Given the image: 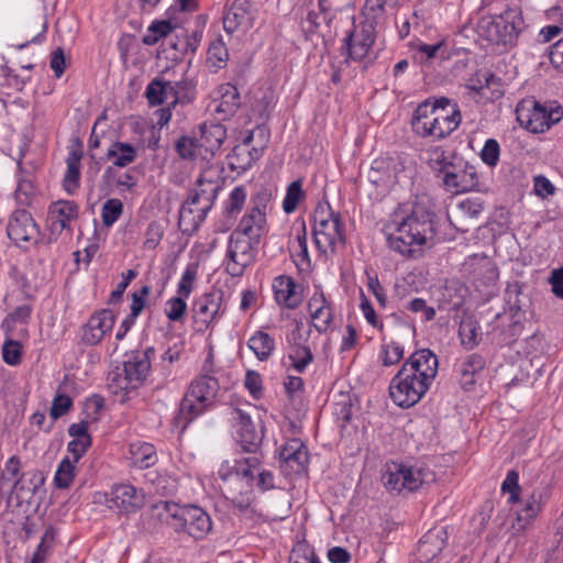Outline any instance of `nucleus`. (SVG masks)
Instances as JSON below:
<instances>
[{
    "mask_svg": "<svg viewBox=\"0 0 563 563\" xmlns=\"http://www.w3.org/2000/svg\"><path fill=\"white\" fill-rule=\"evenodd\" d=\"M437 216L430 209L416 203L412 210L400 220H393L386 227V240L390 250L404 257L417 258L422 255V246L435 236Z\"/></svg>",
    "mask_w": 563,
    "mask_h": 563,
    "instance_id": "nucleus-1",
    "label": "nucleus"
},
{
    "mask_svg": "<svg viewBox=\"0 0 563 563\" xmlns=\"http://www.w3.org/2000/svg\"><path fill=\"white\" fill-rule=\"evenodd\" d=\"M155 355V349L148 346L145 350H135L124 354L123 367L118 368L109 377L108 387L118 397L120 404L129 399V394L137 390L151 373V361Z\"/></svg>",
    "mask_w": 563,
    "mask_h": 563,
    "instance_id": "nucleus-2",
    "label": "nucleus"
},
{
    "mask_svg": "<svg viewBox=\"0 0 563 563\" xmlns=\"http://www.w3.org/2000/svg\"><path fill=\"white\" fill-rule=\"evenodd\" d=\"M158 517L176 532H186L195 540H202L212 528L210 516L194 505L179 506L169 501L156 505Z\"/></svg>",
    "mask_w": 563,
    "mask_h": 563,
    "instance_id": "nucleus-3",
    "label": "nucleus"
},
{
    "mask_svg": "<svg viewBox=\"0 0 563 563\" xmlns=\"http://www.w3.org/2000/svg\"><path fill=\"white\" fill-rule=\"evenodd\" d=\"M260 464L256 456L245 457L236 462L233 471L222 476L223 496L241 510L247 509L255 499L253 483Z\"/></svg>",
    "mask_w": 563,
    "mask_h": 563,
    "instance_id": "nucleus-4",
    "label": "nucleus"
},
{
    "mask_svg": "<svg viewBox=\"0 0 563 563\" xmlns=\"http://www.w3.org/2000/svg\"><path fill=\"white\" fill-rule=\"evenodd\" d=\"M219 388L218 379L207 374H200L190 383L179 406L185 426L211 407Z\"/></svg>",
    "mask_w": 563,
    "mask_h": 563,
    "instance_id": "nucleus-5",
    "label": "nucleus"
},
{
    "mask_svg": "<svg viewBox=\"0 0 563 563\" xmlns=\"http://www.w3.org/2000/svg\"><path fill=\"white\" fill-rule=\"evenodd\" d=\"M313 239L316 247L322 254L333 253L338 244L343 245L345 236L341 214L330 209H317L314 211Z\"/></svg>",
    "mask_w": 563,
    "mask_h": 563,
    "instance_id": "nucleus-6",
    "label": "nucleus"
},
{
    "mask_svg": "<svg viewBox=\"0 0 563 563\" xmlns=\"http://www.w3.org/2000/svg\"><path fill=\"white\" fill-rule=\"evenodd\" d=\"M433 481L434 474L429 470L402 463H393L383 475L385 487L397 494L402 490L415 492L422 485Z\"/></svg>",
    "mask_w": 563,
    "mask_h": 563,
    "instance_id": "nucleus-7",
    "label": "nucleus"
},
{
    "mask_svg": "<svg viewBox=\"0 0 563 563\" xmlns=\"http://www.w3.org/2000/svg\"><path fill=\"white\" fill-rule=\"evenodd\" d=\"M258 244V242L232 232L228 240L223 260L225 272L232 277L243 276L246 268L256 260Z\"/></svg>",
    "mask_w": 563,
    "mask_h": 563,
    "instance_id": "nucleus-8",
    "label": "nucleus"
},
{
    "mask_svg": "<svg viewBox=\"0 0 563 563\" xmlns=\"http://www.w3.org/2000/svg\"><path fill=\"white\" fill-rule=\"evenodd\" d=\"M429 388L427 383L401 366L390 380L389 396L398 407L410 408L421 400Z\"/></svg>",
    "mask_w": 563,
    "mask_h": 563,
    "instance_id": "nucleus-9",
    "label": "nucleus"
},
{
    "mask_svg": "<svg viewBox=\"0 0 563 563\" xmlns=\"http://www.w3.org/2000/svg\"><path fill=\"white\" fill-rule=\"evenodd\" d=\"M45 477L38 470H31L23 473L13 484L8 497L9 507H21L24 504H33L36 497L42 498Z\"/></svg>",
    "mask_w": 563,
    "mask_h": 563,
    "instance_id": "nucleus-10",
    "label": "nucleus"
},
{
    "mask_svg": "<svg viewBox=\"0 0 563 563\" xmlns=\"http://www.w3.org/2000/svg\"><path fill=\"white\" fill-rule=\"evenodd\" d=\"M375 42V27L372 23H361L347 33L341 46L344 63L364 59Z\"/></svg>",
    "mask_w": 563,
    "mask_h": 563,
    "instance_id": "nucleus-11",
    "label": "nucleus"
},
{
    "mask_svg": "<svg viewBox=\"0 0 563 563\" xmlns=\"http://www.w3.org/2000/svg\"><path fill=\"white\" fill-rule=\"evenodd\" d=\"M523 25L522 19L516 12H506L486 22V38L495 44H512Z\"/></svg>",
    "mask_w": 563,
    "mask_h": 563,
    "instance_id": "nucleus-12",
    "label": "nucleus"
},
{
    "mask_svg": "<svg viewBox=\"0 0 563 563\" xmlns=\"http://www.w3.org/2000/svg\"><path fill=\"white\" fill-rule=\"evenodd\" d=\"M442 183L450 191L465 192L477 189L479 178L475 166L455 158L445 167Z\"/></svg>",
    "mask_w": 563,
    "mask_h": 563,
    "instance_id": "nucleus-13",
    "label": "nucleus"
},
{
    "mask_svg": "<svg viewBox=\"0 0 563 563\" xmlns=\"http://www.w3.org/2000/svg\"><path fill=\"white\" fill-rule=\"evenodd\" d=\"M79 216L78 205L73 200L52 202L47 212L48 241L55 242L64 230L71 231L70 223Z\"/></svg>",
    "mask_w": 563,
    "mask_h": 563,
    "instance_id": "nucleus-14",
    "label": "nucleus"
},
{
    "mask_svg": "<svg viewBox=\"0 0 563 563\" xmlns=\"http://www.w3.org/2000/svg\"><path fill=\"white\" fill-rule=\"evenodd\" d=\"M438 109L435 114V126L430 139L440 141L453 133L462 122V114L459 104L450 98H438Z\"/></svg>",
    "mask_w": 563,
    "mask_h": 563,
    "instance_id": "nucleus-15",
    "label": "nucleus"
},
{
    "mask_svg": "<svg viewBox=\"0 0 563 563\" xmlns=\"http://www.w3.org/2000/svg\"><path fill=\"white\" fill-rule=\"evenodd\" d=\"M225 312L224 292L221 289H212L199 296L192 303V313L196 322L208 328L220 319Z\"/></svg>",
    "mask_w": 563,
    "mask_h": 563,
    "instance_id": "nucleus-16",
    "label": "nucleus"
},
{
    "mask_svg": "<svg viewBox=\"0 0 563 563\" xmlns=\"http://www.w3.org/2000/svg\"><path fill=\"white\" fill-rule=\"evenodd\" d=\"M485 209L484 200L479 197H468L461 200L452 214H448L449 221L456 231L466 233L471 227H475Z\"/></svg>",
    "mask_w": 563,
    "mask_h": 563,
    "instance_id": "nucleus-17",
    "label": "nucleus"
},
{
    "mask_svg": "<svg viewBox=\"0 0 563 563\" xmlns=\"http://www.w3.org/2000/svg\"><path fill=\"white\" fill-rule=\"evenodd\" d=\"M7 234L14 244L21 246L22 243L37 242L40 229L29 211L15 210L9 219Z\"/></svg>",
    "mask_w": 563,
    "mask_h": 563,
    "instance_id": "nucleus-18",
    "label": "nucleus"
},
{
    "mask_svg": "<svg viewBox=\"0 0 563 563\" xmlns=\"http://www.w3.org/2000/svg\"><path fill=\"white\" fill-rule=\"evenodd\" d=\"M106 500L118 512H135L144 505V494L130 484H119L111 488Z\"/></svg>",
    "mask_w": 563,
    "mask_h": 563,
    "instance_id": "nucleus-19",
    "label": "nucleus"
},
{
    "mask_svg": "<svg viewBox=\"0 0 563 563\" xmlns=\"http://www.w3.org/2000/svg\"><path fill=\"white\" fill-rule=\"evenodd\" d=\"M517 120L528 131L542 133L549 130L548 108L536 100H523L516 108Z\"/></svg>",
    "mask_w": 563,
    "mask_h": 563,
    "instance_id": "nucleus-20",
    "label": "nucleus"
},
{
    "mask_svg": "<svg viewBox=\"0 0 563 563\" xmlns=\"http://www.w3.org/2000/svg\"><path fill=\"white\" fill-rule=\"evenodd\" d=\"M401 366L431 386L438 374L439 362L431 350L421 349L413 352Z\"/></svg>",
    "mask_w": 563,
    "mask_h": 563,
    "instance_id": "nucleus-21",
    "label": "nucleus"
},
{
    "mask_svg": "<svg viewBox=\"0 0 563 563\" xmlns=\"http://www.w3.org/2000/svg\"><path fill=\"white\" fill-rule=\"evenodd\" d=\"M232 419L242 449L245 452H256L263 441L262 431H257L250 415L239 408L233 409Z\"/></svg>",
    "mask_w": 563,
    "mask_h": 563,
    "instance_id": "nucleus-22",
    "label": "nucleus"
},
{
    "mask_svg": "<svg viewBox=\"0 0 563 563\" xmlns=\"http://www.w3.org/2000/svg\"><path fill=\"white\" fill-rule=\"evenodd\" d=\"M255 14L250 0H234L223 16V27L232 34L238 29L250 30L254 24Z\"/></svg>",
    "mask_w": 563,
    "mask_h": 563,
    "instance_id": "nucleus-23",
    "label": "nucleus"
},
{
    "mask_svg": "<svg viewBox=\"0 0 563 563\" xmlns=\"http://www.w3.org/2000/svg\"><path fill=\"white\" fill-rule=\"evenodd\" d=\"M438 98L431 97L422 101L415 109L411 117V129L420 137H430L435 124V114L438 109Z\"/></svg>",
    "mask_w": 563,
    "mask_h": 563,
    "instance_id": "nucleus-24",
    "label": "nucleus"
},
{
    "mask_svg": "<svg viewBox=\"0 0 563 563\" xmlns=\"http://www.w3.org/2000/svg\"><path fill=\"white\" fill-rule=\"evenodd\" d=\"M114 324V314L110 309H102L92 314L84 325L82 342L87 345L98 344Z\"/></svg>",
    "mask_w": 563,
    "mask_h": 563,
    "instance_id": "nucleus-25",
    "label": "nucleus"
},
{
    "mask_svg": "<svg viewBox=\"0 0 563 563\" xmlns=\"http://www.w3.org/2000/svg\"><path fill=\"white\" fill-rule=\"evenodd\" d=\"M280 467H288L290 472L300 474L305 471L309 455L305 444L299 439L288 440L279 452Z\"/></svg>",
    "mask_w": 563,
    "mask_h": 563,
    "instance_id": "nucleus-26",
    "label": "nucleus"
},
{
    "mask_svg": "<svg viewBox=\"0 0 563 563\" xmlns=\"http://www.w3.org/2000/svg\"><path fill=\"white\" fill-rule=\"evenodd\" d=\"M137 157L136 148L130 143L114 142L107 151V159L112 162L111 166L104 169L102 178L106 181H111L114 178V167L123 168L133 163Z\"/></svg>",
    "mask_w": 563,
    "mask_h": 563,
    "instance_id": "nucleus-27",
    "label": "nucleus"
},
{
    "mask_svg": "<svg viewBox=\"0 0 563 563\" xmlns=\"http://www.w3.org/2000/svg\"><path fill=\"white\" fill-rule=\"evenodd\" d=\"M505 301L512 319L510 324L511 336H515L522 329L520 318L529 308L530 300L528 296L522 294L519 285L515 284L506 289Z\"/></svg>",
    "mask_w": 563,
    "mask_h": 563,
    "instance_id": "nucleus-28",
    "label": "nucleus"
},
{
    "mask_svg": "<svg viewBox=\"0 0 563 563\" xmlns=\"http://www.w3.org/2000/svg\"><path fill=\"white\" fill-rule=\"evenodd\" d=\"M233 232L260 243L267 232L266 213L247 209Z\"/></svg>",
    "mask_w": 563,
    "mask_h": 563,
    "instance_id": "nucleus-29",
    "label": "nucleus"
},
{
    "mask_svg": "<svg viewBox=\"0 0 563 563\" xmlns=\"http://www.w3.org/2000/svg\"><path fill=\"white\" fill-rule=\"evenodd\" d=\"M313 328L319 333H325L333 322V310L323 292H316L308 301Z\"/></svg>",
    "mask_w": 563,
    "mask_h": 563,
    "instance_id": "nucleus-30",
    "label": "nucleus"
},
{
    "mask_svg": "<svg viewBox=\"0 0 563 563\" xmlns=\"http://www.w3.org/2000/svg\"><path fill=\"white\" fill-rule=\"evenodd\" d=\"M274 297L276 302L287 309H296L302 301V295L297 290L292 277L280 275L273 282Z\"/></svg>",
    "mask_w": 563,
    "mask_h": 563,
    "instance_id": "nucleus-31",
    "label": "nucleus"
},
{
    "mask_svg": "<svg viewBox=\"0 0 563 563\" xmlns=\"http://www.w3.org/2000/svg\"><path fill=\"white\" fill-rule=\"evenodd\" d=\"M202 206V200L198 194L191 189L188 194L186 201L181 205L178 217V228L183 233L192 234L196 232L203 221H198L199 207Z\"/></svg>",
    "mask_w": 563,
    "mask_h": 563,
    "instance_id": "nucleus-32",
    "label": "nucleus"
},
{
    "mask_svg": "<svg viewBox=\"0 0 563 563\" xmlns=\"http://www.w3.org/2000/svg\"><path fill=\"white\" fill-rule=\"evenodd\" d=\"M542 494L532 492L523 499L521 509L517 511L516 519L512 522V529L518 533L529 529L542 511Z\"/></svg>",
    "mask_w": 563,
    "mask_h": 563,
    "instance_id": "nucleus-33",
    "label": "nucleus"
},
{
    "mask_svg": "<svg viewBox=\"0 0 563 563\" xmlns=\"http://www.w3.org/2000/svg\"><path fill=\"white\" fill-rule=\"evenodd\" d=\"M200 133L199 145L205 151L203 158L214 156L227 139L225 126L220 123H203Z\"/></svg>",
    "mask_w": 563,
    "mask_h": 563,
    "instance_id": "nucleus-34",
    "label": "nucleus"
},
{
    "mask_svg": "<svg viewBox=\"0 0 563 563\" xmlns=\"http://www.w3.org/2000/svg\"><path fill=\"white\" fill-rule=\"evenodd\" d=\"M485 368V360L479 354H471L456 365L460 384L464 390H471L475 385V377Z\"/></svg>",
    "mask_w": 563,
    "mask_h": 563,
    "instance_id": "nucleus-35",
    "label": "nucleus"
},
{
    "mask_svg": "<svg viewBox=\"0 0 563 563\" xmlns=\"http://www.w3.org/2000/svg\"><path fill=\"white\" fill-rule=\"evenodd\" d=\"M219 93L220 99L214 108V112L222 115V120L230 119L241 106L240 92L232 84H224L220 86Z\"/></svg>",
    "mask_w": 563,
    "mask_h": 563,
    "instance_id": "nucleus-36",
    "label": "nucleus"
},
{
    "mask_svg": "<svg viewBox=\"0 0 563 563\" xmlns=\"http://www.w3.org/2000/svg\"><path fill=\"white\" fill-rule=\"evenodd\" d=\"M221 187L218 181L207 180L200 177L196 181L194 190L198 194V197L202 200V206L199 207L198 221H205L209 211L212 209L213 203Z\"/></svg>",
    "mask_w": 563,
    "mask_h": 563,
    "instance_id": "nucleus-37",
    "label": "nucleus"
},
{
    "mask_svg": "<svg viewBox=\"0 0 563 563\" xmlns=\"http://www.w3.org/2000/svg\"><path fill=\"white\" fill-rule=\"evenodd\" d=\"M344 5L345 0H318L319 13L310 11L307 20L314 27H319L322 22L330 25L336 14L342 11Z\"/></svg>",
    "mask_w": 563,
    "mask_h": 563,
    "instance_id": "nucleus-38",
    "label": "nucleus"
},
{
    "mask_svg": "<svg viewBox=\"0 0 563 563\" xmlns=\"http://www.w3.org/2000/svg\"><path fill=\"white\" fill-rule=\"evenodd\" d=\"M81 157V151L71 150L66 158L67 168L63 181L68 194H73L79 187Z\"/></svg>",
    "mask_w": 563,
    "mask_h": 563,
    "instance_id": "nucleus-39",
    "label": "nucleus"
},
{
    "mask_svg": "<svg viewBox=\"0 0 563 563\" xmlns=\"http://www.w3.org/2000/svg\"><path fill=\"white\" fill-rule=\"evenodd\" d=\"M459 335L461 343L465 349H474L482 338L478 322L473 317L463 318L460 323Z\"/></svg>",
    "mask_w": 563,
    "mask_h": 563,
    "instance_id": "nucleus-40",
    "label": "nucleus"
},
{
    "mask_svg": "<svg viewBox=\"0 0 563 563\" xmlns=\"http://www.w3.org/2000/svg\"><path fill=\"white\" fill-rule=\"evenodd\" d=\"M170 81L164 80L159 77H155L152 79L145 88V98L150 106H161L163 104L168 96H172Z\"/></svg>",
    "mask_w": 563,
    "mask_h": 563,
    "instance_id": "nucleus-41",
    "label": "nucleus"
},
{
    "mask_svg": "<svg viewBox=\"0 0 563 563\" xmlns=\"http://www.w3.org/2000/svg\"><path fill=\"white\" fill-rule=\"evenodd\" d=\"M131 460L132 464L141 470L153 466L157 462L154 445L150 443L131 444Z\"/></svg>",
    "mask_w": 563,
    "mask_h": 563,
    "instance_id": "nucleus-42",
    "label": "nucleus"
},
{
    "mask_svg": "<svg viewBox=\"0 0 563 563\" xmlns=\"http://www.w3.org/2000/svg\"><path fill=\"white\" fill-rule=\"evenodd\" d=\"M247 346L260 361H266L275 350V341L268 333L257 331L250 338Z\"/></svg>",
    "mask_w": 563,
    "mask_h": 563,
    "instance_id": "nucleus-43",
    "label": "nucleus"
},
{
    "mask_svg": "<svg viewBox=\"0 0 563 563\" xmlns=\"http://www.w3.org/2000/svg\"><path fill=\"white\" fill-rule=\"evenodd\" d=\"M173 101L172 107L176 104L190 103L195 99L196 86L192 80L181 79L177 81H170V88Z\"/></svg>",
    "mask_w": 563,
    "mask_h": 563,
    "instance_id": "nucleus-44",
    "label": "nucleus"
},
{
    "mask_svg": "<svg viewBox=\"0 0 563 563\" xmlns=\"http://www.w3.org/2000/svg\"><path fill=\"white\" fill-rule=\"evenodd\" d=\"M228 59L229 51L223 40L218 37L212 41L207 52V63L209 67L213 68L214 71H218L225 67Z\"/></svg>",
    "mask_w": 563,
    "mask_h": 563,
    "instance_id": "nucleus-45",
    "label": "nucleus"
},
{
    "mask_svg": "<svg viewBox=\"0 0 563 563\" xmlns=\"http://www.w3.org/2000/svg\"><path fill=\"white\" fill-rule=\"evenodd\" d=\"M391 163V157H378L374 159L367 173V179L375 186L390 184L388 166Z\"/></svg>",
    "mask_w": 563,
    "mask_h": 563,
    "instance_id": "nucleus-46",
    "label": "nucleus"
},
{
    "mask_svg": "<svg viewBox=\"0 0 563 563\" xmlns=\"http://www.w3.org/2000/svg\"><path fill=\"white\" fill-rule=\"evenodd\" d=\"M175 30V25L170 20H155L147 27V33L143 36L142 42L145 45H155L161 38L168 36Z\"/></svg>",
    "mask_w": 563,
    "mask_h": 563,
    "instance_id": "nucleus-47",
    "label": "nucleus"
},
{
    "mask_svg": "<svg viewBox=\"0 0 563 563\" xmlns=\"http://www.w3.org/2000/svg\"><path fill=\"white\" fill-rule=\"evenodd\" d=\"M76 463L68 456L64 457L56 470L54 483L57 488L66 489L70 487L75 478Z\"/></svg>",
    "mask_w": 563,
    "mask_h": 563,
    "instance_id": "nucleus-48",
    "label": "nucleus"
},
{
    "mask_svg": "<svg viewBox=\"0 0 563 563\" xmlns=\"http://www.w3.org/2000/svg\"><path fill=\"white\" fill-rule=\"evenodd\" d=\"M305 191L302 189V179H296L290 183L286 189V195L283 201V210L290 214L295 212L299 202L305 199Z\"/></svg>",
    "mask_w": 563,
    "mask_h": 563,
    "instance_id": "nucleus-49",
    "label": "nucleus"
},
{
    "mask_svg": "<svg viewBox=\"0 0 563 563\" xmlns=\"http://www.w3.org/2000/svg\"><path fill=\"white\" fill-rule=\"evenodd\" d=\"M247 192L244 186H236L230 192L225 203L224 213L229 218H235L243 209Z\"/></svg>",
    "mask_w": 563,
    "mask_h": 563,
    "instance_id": "nucleus-50",
    "label": "nucleus"
},
{
    "mask_svg": "<svg viewBox=\"0 0 563 563\" xmlns=\"http://www.w3.org/2000/svg\"><path fill=\"white\" fill-rule=\"evenodd\" d=\"M289 360L291 361L292 367L298 373H303L313 361V355L309 346L298 343L291 347Z\"/></svg>",
    "mask_w": 563,
    "mask_h": 563,
    "instance_id": "nucleus-51",
    "label": "nucleus"
},
{
    "mask_svg": "<svg viewBox=\"0 0 563 563\" xmlns=\"http://www.w3.org/2000/svg\"><path fill=\"white\" fill-rule=\"evenodd\" d=\"M123 203L118 198L108 199L101 208V220L104 227H112L123 213Z\"/></svg>",
    "mask_w": 563,
    "mask_h": 563,
    "instance_id": "nucleus-52",
    "label": "nucleus"
},
{
    "mask_svg": "<svg viewBox=\"0 0 563 563\" xmlns=\"http://www.w3.org/2000/svg\"><path fill=\"white\" fill-rule=\"evenodd\" d=\"M175 148L177 154L184 159H195L198 155L203 157L199 140L189 136H180L175 144Z\"/></svg>",
    "mask_w": 563,
    "mask_h": 563,
    "instance_id": "nucleus-53",
    "label": "nucleus"
},
{
    "mask_svg": "<svg viewBox=\"0 0 563 563\" xmlns=\"http://www.w3.org/2000/svg\"><path fill=\"white\" fill-rule=\"evenodd\" d=\"M404 346L395 341L383 343L379 360L384 366H393L404 358Z\"/></svg>",
    "mask_w": 563,
    "mask_h": 563,
    "instance_id": "nucleus-54",
    "label": "nucleus"
},
{
    "mask_svg": "<svg viewBox=\"0 0 563 563\" xmlns=\"http://www.w3.org/2000/svg\"><path fill=\"white\" fill-rule=\"evenodd\" d=\"M185 297L178 295L166 301L165 314L172 322H184L187 312V302Z\"/></svg>",
    "mask_w": 563,
    "mask_h": 563,
    "instance_id": "nucleus-55",
    "label": "nucleus"
},
{
    "mask_svg": "<svg viewBox=\"0 0 563 563\" xmlns=\"http://www.w3.org/2000/svg\"><path fill=\"white\" fill-rule=\"evenodd\" d=\"M198 275V264L197 263H190L186 266L183 276L178 283L177 287V294L189 298L190 294L194 290V284L197 279Z\"/></svg>",
    "mask_w": 563,
    "mask_h": 563,
    "instance_id": "nucleus-56",
    "label": "nucleus"
},
{
    "mask_svg": "<svg viewBox=\"0 0 563 563\" xmlns=\"http://www.w3.org/2000/svg\"><path fill=\"white\" fill-rule=\"evenodd\" d=\"M520 490L521 487L519 485V474L515 470L508 471L506 478L501 484V492L504 494H509L508 504H516L520 501Z\"/></svg>",
    "mask_w": 563,
    "mask_h": 563,
    "instance_id": "nucleus-57",
    "label": "nucleus"
},
{
    "mask_svg": "<svg viewBox=\"0 0 563 563\" xmlns=\"http://www.w3.org/2000/svg\"><path fill=\"white\" fill-rule=\"evenodd\" d=\"M22 345L16 340H4L2 345V358L11 366H16L22 361Z\"/></svg>",
    "mask_w": 563,
    "mask_h": 563,
    "instance_id": "nucleus-58",
    "label": "nucleus"
},
{
    "mask_svg": "<svg viewBox=\"0 0 563 563\" xmlns=\"http://www.w3.org/2000/svg\"><path fill=\"white\" fill-rule=\"evenodd\" d=\"M289 563H320V561L309 544L298 543L291 551Z\"/></svg>",
    "mask_w": 563,
    "mask_h": 563,
    "instance_id": "nucleus-59",
    "label": "nucleus"
},
{
    "mask_svg": "<svg viewBox=\"0 0 563 563\" xmlns=\"http://www.w3.org/2000/svg\"><path fill=\"white\" fill-rule=\"evenodd\" d=\"M429 158L428 164L433 170L444 175V169L452 161H448L445 151L441 146H433L428 151Z\"/></svg>",
    "mask_w": 563,
    "mask_h": 563,
    "instance_id": "nucleus-60",
    "label": "nucleus"
},
{
    "mask_svg": "<svg viewBox=\"0 0 563 563\" xmlns=\"http://www.w3.org/2000/svg\"><path fill=\"white\" fill-rule=\"evenodd\" d=\"M474 274L477 277H483L485 285L493 284L498 279V268L488 258L481 260Z\"/></svg>",
    "mask_w": 563,
    "mask_h": 563,
    "instance_id": "nucleus-61",
    "label": "nucleus"
},
{
    "mask_svg": "<svg viewBox=\"0 0 563 563\" xmlns=\"http://www.w3.org/2000/svg\"><path fill=\"white\" fill-rule=\"evenodd\" d=\"M499 154L500 147L498 142L494 139H488L481 152V158L486 165L494 167L499 161Z\"/></svg>",
    "mask_w": 563,
    "mask_h": 563,
    "instance_id": "nucleus-62",
    "label": "nucleus"
},
{
    "mask_svg": "<svg viewBox=\"0 0 563 563\" xmlns=\"http://www.w3.org/2000/svg\"><path fill=\"white\" fill-rule=\"evenodd\" d=\"M71 407L73 400L68 395L57 394L53 399L49 415L54 420H56L67 413Z\"/></svg>",
    "mask_w": 563,
    "mask_h": 563,
    "instance_id": "nucleus-63",
    "label": "nucleus"
},
{
    "mask_svg": "<svg viewBox=\"0 0 563 563\" xmlns=\"http://www.w3.org/2000/svg\"><path fill=\"white\" fill-rule=\"evenodd\" d=\"M163 234L164 231L162 225L156 221H152L146 228L143 247L146 250H154L159 244Z\"/></svg>",
    "mask_w": 563,
    "mask_h": 563,
    "instance_id": "nucleus-64",
    "label": "nucleus"
}]
</instances>
